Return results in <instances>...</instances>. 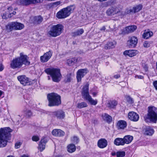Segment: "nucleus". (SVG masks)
I'll return each instance as SVG.
<instances>
[{
    "instance_id": "obj_46",
    "label": "nucleus",
    "mask_w": 157,
    "mask_h": 157,
    "mask_svg": "<svg viewBox=\"0 0 157 157\" xmlns=\"http://www.w3.org/2000/svg\"><path fill=\"white\" fill-rule=\"evenodd\" d=\"M150 46V44L147 41H145L143 44V46L145 48H148Z\"/></svg>"
},
{
    "instance_id": "obj_38",
    "label": "nucleus",
    "mask_w": 157,
    "mask_h": 157,
    "mask_svg": "<svg viewBox=\"0 0 157 157\" xmlns=\"http://www.w3.org/2000/svg\"><path fill=\"white\" fill-rule=\"evenodd\" d=\"M87 103L84 102H82L78 104L77 107L79 109H81L87 107Z\"/></svg>"
},
{
    "instance_id": "obj_59",
    "label": "nucleus",
    "mask_w": 157,
    "mask_h": 157,
    "mask_svg": "<svg viewBox=\"0 0 157 157\" xmlns=\"http://www.w3.org/2000/svg\"><path fill=\"white\" fill-rule=\"evenodd\" d=\"M6 157H14L12 155H10Z\"/></svg>"
},
{
    "instance_id": "obj_31",
    "label": "nucleus",
    "mask_w": 157,
    "mask_h": 157,
    "mask_svg": "<svg viewBox=\"0 0 157 157\" xmlns=\"http://www.w3.org/2000/svg\"><path fill=\"white\" fill-rule=\"evenodd\" d=\"M84 32V30L82 29H81L77 30L76 31L72 33V35L73 36H80L82 35Z\"/></svg>"
},
{
    "instance_id": "obj_52",
    "label": "nucleus",
    "mask_w": 157,
    "mask_h": 157,
    "mask_svg": "<svg viewBox=\"0 0 157 157\" xmlns=\"http://www.w3.org/2000/svg\"><path fill=\"white\" fill-rule=\"evenodd\" d=\"M120 77V75L119 74L116 75H114V77L116 78H118Z\"/></svg>"
},
{
    "instance_id": "obj_17",
    "label": "nucleus",
    "mask_w": 157,
    "mask_h": 157,
    "mask_svg": "<svg viewBox=\"0 0 157 157\" xmlns=\"http://www.w3.org/2000/svg\"><path fill=\"white\" fill-rule=\"evenodd\" d=\"M52 56V52L50 50L45 53L43 56L40 57V60L42 62H47L51 58Z\"/></svg>"
},
{
    "instance_id": "obj_37",
    "label": "nucleus",
    "mask_w": 157,
    "mask_h": 157,
    "mask_svg": "<svg viewBox=\"0 0 157 157\" xmlns=\"http://www.w3.org/2000/svg\"><path fill=\"white\" fill-rule=\"evenodd\" d=\"M72 75V73H70L67 74L65 79V81L66 82H71V76Z\"/></svg>"
},
{
    "instance_id": "obj_41",
    "label": "nucleus",
    "mask_w": 157,
    "mask_h": 157,
    "mask_svg": "<svg viewBox=\"0 0 157 157\" xmlns=\"http://www.w3.org/2000/svg\"><path fill=\"white\" fill-rule=\"evenodd\" d=\"M72 142L75 144H77L79 141V139L77 136H74L71 139Z\"/></svg>"
},
{
    "instance_id": "obj_26",
    "label": "nucleus",
    "mask_w": 157,
    "mask_h": 157,
    "mask_svg": "<svg viewBox=\"0 0 157 157\" xmlns=\"http://www.w3.org/2000/svg\"><path fill=\"white\" fill-rule=\"evenodd\" d=\"M127 126V123L124 121H119L117 123V127L118 129H124Z\"/></svg>"
},
{
    "instance_id": "obj_12",
    "label": "nucleus",
    "mask_w": 157,
    "mask_h": 157,
    "mask_svg": "<svg viewBox=\"0 0 157 157\" xmlns=\"http://www.w3.org/2000/svg\"><path fill=\"white\" fill-rule=\"evenodd\" d=\"M137 27L136 25H131L125 27L124 29L121 30V33H119L120 35H125L134 32L137 29Z\"/></svg>"
},
{
    "instance_id": "obj_48",
    "label": "nucleus",
    "mask_w": 157,
    "mask_h": 157,
    "mask_svg": "<svg viewBox=\"0 0 157 157\" xmlns=\"http://www.w3.org/2000/svg\"><path fill=\"white\" fill-rule=\"evenodd\" d=\"M21 144V143L20 142H17L16 143L15 145V148H19Z\"/></svg>"
},
{
    "instance_id": "obj_36",
    "label": "nucleus",
    "mask_w": 157,
    "mask_h": 157,
    "mask_svg": "<svg viewBox=\"0 0 157 157\" xmlns=\"http://www.w3.org/2000/svg\"><path fill=\"white\" fill-rule=\"evenodd\" d=\"M117 104V102L115 100H113L110 101L108 104V106L110 108H114Z\"/></svg>"
},
{
    "instance_id": "obj_13",
    "label": "nucleus",
    "mask_w": 157,
    "mask_h": 157,
    "mask_svg": "<svg viewBox=\"0 0 157 157\" xmlns=\"http://www.w3.org/2000/svg\"><path fill=\"white\" fill-rule=\"evenodd\" d=\"M87 68L78 70L77 72L76 78L78 82L81 81L82 78L88 72Z\"/></svg>"
},
{
    "instance_id": "obj_54",
    "label": "nucleus",
    "mask_w": 157,
    "mask_h": 157,
    "mask_svg": "<svg viewBox=\"0 0 157 157\" xmlns=\"http://www.w3.org/2000/svg\"><path fill=\"white\" fill-rule=\"evenodd\" d=\"M21 157H29V156L27 155H21Z\"/></svg>"
},
{
    "instance_id": "obj_22",
    "label": "nucleus",
    "mask_w": 157,
    "mask_h": 157,
    "mask_svg": "<svg viewBox=\"0 0 157 157\" xmlns=\"http://www.w3.org/2000/svg\"><path fill=\"white\" fill-rule=\"evenodd\" d=\"M52 134L56 136H62L64 135L65 133L63 131L59 129H55L52 131Z\"/></svg>"
},
{
    "instance_id": "obj_28",
    "label": "nucleus",
    "mask_w": 157,
    "mask_h": 157,
    "mask_svg": "<svg viewBox=\"0 0 157 157\" xmlns=\"http://www.w3.org/2000/svg\"><path fill=\"white\" fill-rule=\"evenodd\" d=\"M114 143L117 146L124 145L125 144L123 138H120L116 139L114 141Z\"/></svg>"
},
{
    "instance_id": "obj_6",
    "label": "nucleus",
    "mask_w": 157,
    "mask_h": 157,
    "mask_svg": "<svg viewBox=\"0 0 157 157\" xmlns=\"http://www.w3.org/2000/svg\"><path fill=\"white\" fill-rule=\"evenodd\" d=\"M47 98L49 101L48 106H58L61 104L60 96L55 93L48 94Z\"/></svg>"
},
{
    "instance_id": "obj_32",
    "label": "nucleus",
    "mask_w": 157,
    "mask_h": 157,
    "mask_svg": "<svg viewBox=\"0 0 157 157\" xmlns=\"http://www.w3.org/2000/svg\"><path fill=\"white\" fill-rule=\"evenodd\" d=\"M79 59L80 58L76 59L75 58H71L67 60V63L69 66L72 65L75 63H77Z\"/></svg>"
},
{
    "instance_id": "obj_43",
    "label": "nucleus",
    "mask_w": 157,
    "mask_h": 157,
    "mask_svg": "<svg viewBox=\"0 0 157 157\" xmlns=\"http://www.w3.org/2000/svg\"><path fill=\"white\" fill-rule=\"evenodd\" d=\"M127 101L130 104H132L133 103V101L132 99L130 96H128L126 98Z\"/></svg>"
},
{
    "instance_id": "obj_25",
    "label": "nucleus",
    "mask_w": 157,
    "mask_h": 157,
    "mask_svg": "<svg viewBox=\"0 0 157 157\" xmlns=\"http://www.w3.org/2000/svg\"><path fill=\"white\" fill-rule=\"evenodd\" d=\"M47 142V140L44 138L42 139L41 140L38 147V149L40 151H42L45 148V144Z\"/></svg>"
},
{
    "instance_id": "obj_45",
    "label": "nucleus",
    "mask_w": 157,
    "mask_h": 157,
    "mask_svg": "<svg viewBox=\"0 0 157 157\" xmlns=\"http://www.w3.org/2000/svg\"><path fill=\"white\" fill-rule=\"evenodd\" d=\"M53 3L54 8H56L61 3V2L60 1H57Z\"/></svg>"
},
{
    "instance_id": "obj_23",
    "label": "nucleus",
    "mask_w": 157,
    "mask_h": 157,
    "mask_svg": "<svg viewBox=\"0 0 157 157\" xmlns=\"http://www.w3.org/2000/svg\"><path fill=\"white\" fill-rule=\"evenodd\" d=\"M143 131L144 134L147 136H151L154 132V129L149 126L145 128Z\"/></svg>"
},
{
    "instance_id": "obj_3",
    "label": "nucleus",
    "mask_w": 157,
    "mask_h": 157,
    "mask_svg": "<svg viewBox=\"0 0 157 157\" xmlns=\"http://www.w3.org/2000/svg\"><path fill=\"white\" fill-rule=\"evenodd\" d=\"M44 71L48 75H50L53 82H58L60 81L62 75L59 69L53 67L48 68L45 69Z\"/></svg>"
},
{
    "instance_id": "obj_57",
    "label": "nucleus",
    "mask_w": 157,
    "mask_h": 157,
    "mask_svg": "<svg viewBox=\"0 0 157 157\" xmlns=\"http://www.w3.org/2000/svg\"><path fill=\"white\" fill-rule=\"evenodd\" d=\"M144 67L145 68V70H147V67L146 65H145Z\"/></svg>"
},
{
    "instance_id": "obj_16",
    "label": "nucleus",
    "mask_w": 157,
    "mask_h": 157,
    "mask_svg": "<svg viewBox=\"0 0 157 157\" xmlns=\"http://www.w3.org/2000/svg\"><path fill=\"white\" fill-rule=\"evenodd\" d=\"M143 7V6L140 4L133 7L132 9H127L126 10V13L128 14L131 13H136L141 10Z\"/></svg>"
},
{
    "instance_id": "obj_29",
    "label": "nucleus",
    "mask_w": 157,
    "mask_h": 157,
    "mask_svg": "<svg viewBox=\"0 0 157 157\" xmlns=\"http://www.w3.org/2000/svg\"><path fill=\"white\" fill-rule=\"evenodd\" d=\"M123 139L124 144H129L133 140V137L130 135H126L124 137Z\"/></svg>"
},
{
    "instance_id": "obj_56",
    "label": "nucleus",
    "mask_w": 157,
    "mask_h": 157,
    "mask_svg": "<svg viewBox=\"0 0 157 157\" xmlns=\"http://www.w3.org/2000/svg\"><path fill=\"white\" fill-rule=\"evenodd\" d=\"M2 93H3V92L2 91L0 90V97L2 95Z\"/></svg>"
},
{
    "instance_id": "obj_1",
    "label": "nucleus",
    "mask_w": 157,
    "mask_h": 157,
    "mask_svg": "<svg viewBox=\"0 0 157 157\" xmlns=\"http://www.w3.org/2000/svg\"><path fill=\"white\" fill-rule=\"evenodd\" d=\"M27 58V56L24 55L23 52L21 53L19 57L15 58L11 61L10 67L13 69H15L21 68L23 64L29 65L30 63Z\"/></svg>"
},
{
    "instance_id": "obj_9",
    "label": "nucleus",
    "mask_w": 157,
    "mask_h": 157,
    "mask_svg": "<svg viewBox=\"0 0 157 157\" xmlns=\"http://www.w3.org/2000/svg\"><path fill=\"white\" fill-rule=\"evenodd\" d=\"M24 27V25L20 23L17 22H12L9 23L6 26V29L10 31L13 29L21 30Z\"/></svg>"
},
{
    "instance_id": "obj_2",
    "label": "nucleus",
    "mask_w": 157,
    "mask_h": 157,
    "mask_svg": "<svg viewBox=\"0 0 157 157\" xmlns=\"http://www.w3.org/2000/svg\"><path fill=\"white\" fill-rule=\"evenodd\" d=\"M11 129L9 127L1 128L0 129V148L5 147L11 137Z\"/></svg>"
},
{
    "instance_id": "obj_4",
    "label": "nucleus",
    "mask_w": 157,
    "mask_h": 157,
    "mask_svg": "<svg viewBox=\"0 0 157 157\" xmlns=\"http://www.w3.org/2000/svg\"><path fill=\"white\" fill-rule=\"evenodd\" d=\"M146 121L149 120L151 121L156 123L157 121V108L154 106L148 107L147 115L144 117Z\"/></svg>"
},
{
    "instance_id": "obj_15",
    "label": "nucleus",
    "mask_w": 157,
    "mask_h": 157,
    "mask_svg": "<svg viewBox=\"0 0 157 157\" xmlns=\"http://www.w3.org/2000/svg\"><path fill=\"white\" fill-rule=\"evenodd\" d=\"M138 43V39L136 37L133 36L129 38L127 44L129 47L134 48L136 47Z\"/></svg>"
},
{
    "instance_id": "obj_49",
    "label": "nucleus",
    "mask_w": 157,
    "mask_h": 157,
    "mask_svg": "<svg viewBox=\"0 0 157 157\" xmlns=\"http://www.w3.org/2000/svg\"><path fill=\"white\" fill-rule=\"evenodd\" d=\"M153 85L155 89L157 90V80L153 82Z\"/></svg>"
},
{
    "instance_id": "obj_18",
    "label": "nucleus",
    "mask_w": 157,
    "mask_h": 157,
    "mask_svg": "<svg viewBox=\"0 0 157 157\" xmlns=\"http://www.w3.org/2000/svg\"><path fill=\"white\" fill-rule=\"evenodd\" d=\"M128 117L131 121H137L139 119V116L138 114L134 112H130L128 113Z\"/></svg>"
},
{
    "instance_id": "obj_39",
    "label": "nucleus",
    "mask_w": 157,
    "mask_h": 157,
    "mask_svg": "<svg viewBox=\"0 0 157 157\" xmlns=\"http://www.w3.org/2000/svg\"><path fill=\"white\" fill-rule=\"evenodd\" d=\"M125 152L124 151H119L116 153V155L117 157H124L125 156Z\"/></svg>"
},
{
    "instance_id": "obj_33",
    "label": "nucleus",
    "mask_w": 157,
    "mask_h": 157,
    "mask_svg": "<svg viewBox=\"0 0 157 157\" xmlns=\"http://www.w3.org/2000/svg\"><path fill=\"white\" fill-rule=\"evenodd\" d=\"M67 151L70 153H72L74 152L76 150V147L73 144H71L69 145L67 147Z\"/></svg>"
},
{
    "instance_id": "obj_35",
    "label": "nucleus",
    "mask_w": 157,
    "mask_h": 157,
    "mask_svg": "<svg viewBox=\"0 0 157 157\" xmlns=\"http://www.w3.org/2000/svg\"><path fill=\"white\" fill-rule=\"evenodd\" d=\"M153 34V33L152 32H146L143 34V37L144 38L147 39L152 36Z\"/></svg>"
},
{
    "instance_id": "obj_58",
    "label": "nucleus",
    "mask_w": 157,
    "mask_h": 157,
    "mask_svg": "<svg viewBox=\"0 0 157 157\" xmlns=\"http://www.w3.org/2000/svg\"><path fill=\"white\" fill-rule=\"evenodd\" d=\"M92 94L93 95V96H95L96 95V93H95V92L93 93Z\"/></svg>"
},
{
    "instance_id": "obj_5",
    "label": "nucleus",
    "mask_w": 157,
    "mask_h": 157,
    "mask_svg": "<svg viewBox=\"0 0 157 157\" xmlns=\"http://www.w3.org/2000/svg\"><path fill=\"white\" fill-rule=\"evenodd\" d=\"M75 8L74 5H70L64 8L56 13V17L59 19L64 18L70 15L72 13Z\"/></svg>"
},
{
    "instance_id": "obj_50",
    "label": "nucleus",
    "mask_w": 157,
    "mask_h": 157,
    "mask_svg": "<svg viewBox=\"0 0 157 157\" xmlns=\"http://www.w3.org/2000/svg\"><path fill=\"white\" fill-rule=\"evenodd\" d=\"M13 10V8L11 6H10L9 7L7 8V10L6 11L8 13H9V12H10V13H12L13 12H12Z\"/></svg>"
},
{
    "instance_id": "obj_51",
    "label": "nucleus",
    "mask_w": 157,
    "mask_h": 157,
    "mask_svg": "<svg viewBox=\"0 0 157 157\" xmlns=\"http://www.w3.org/2000/svg\"><path fill=\"white\" fill-rule=\"evenodd\" d=\"M4 69V67L2 64L0 63V71H2Z\"/></svg>"
},
{
    "instance_id": "obj_24",
    "label": "nucleus",
    "mask_w": 157,
    "mask_h": 157,
    "mask_svg": "<svg viewBox=\"0 0 157 157\" xmlns=\"http://www.w3.org/2000/svg\"><path fill=\"white\" fill-rule=\"evenodd\" d=\"M116 44V42L115 41L109 42L105 45L104 48L105 49L107 50L114 48Z\"/></svg>"
},
{
    "instance_id": "obj_19",
    "label": "nucleus",
    "mask_w": 157,
    "mask_h": 157,
    "mask_svg": "<svg viewBox=\"0 0 157 157\" xmlns=\"http://www.w3.org/2000/svg\"><path fill=\"white\" fill-rule=\"evenodd\" d=\"M52 114L55 116L57 118L62 119L65 117V114L64 111L61 110L53 112Z\"/></svg>"
},
{
    "instance_id": "obj_53",
    "label": "nucleus",
    "mask_w": 157,
    "mask_h": 157,
    "mask_svg": "<svg viewBox=\"0 0 157 157\" xmlns=\"http://www.w3.org/2000/svg\"><path fill=\"white\" fill-rule=\"evenodd\" d=\"M105 26H103L100 29L101 31L105 30Z\"/></svg>"
},
{
    "instance_id": "obj_47",
    "label": "nucleus",
    "mask_w": 157,
    "mask_h": 157,
    "mask_svg": "<svg viewBox=\"0 0 157 157\" xmlns=\"http://www.w3.org/2000/svg\"><path fill=\"white\" fill-rule=\"evenodd\" d=\"M47 7L49 9L54 8L53 3L52 2L48 4L47 5Z\"/></svg>"
},
{
    "instance_id": "obj_20",
    "label": "nucleus",
    "mask_w": 157,
    "mask_h": 157,
    "mask_svg": "<svg viewBox=\"0 0 157 157\" xmlns=\"http://www.w3.org/2000/svg\"><path fill=\"white\" fill-rule=\"evenodd\" d=\"M97 145L98 147L100 148H104L107 145V141L104 138L101 139L98 141Z\"/></svg>"
},
{
    "instance_id": "obj_40",
    "label": "nucleus",
    "mask_w": 157,
    "mask_h": 157,
    "mask_svg": "<svg viewBox=\"0 0 157 157\" xmlns=\"http://www.w3.org/2000/svg\"><path fill=\"white\" fill-rule=\"evenodd\" d=\"M115 3V0H110L105 3L106 6H110L114 4Z\"/></svg>"
},
{
    "instance_id": "obj_21",
    "label": "nucleus",
    "mask_w": 157,
    "mask_h": 157,
    "mask_svg": "<svg viewBox=\"0 0 157 157\" xmlns=\"http://www.w3.org/2000/svg\"><path fill=\"white\" fill-rule=\"evenodd\" d=\"M138 52L135 50H126L124 52V54L127 55L130 57H133L138 54Z\"/></svg>"
},
{
    "instance_id": "obj_8",
    "label": "nucleus",
    "mask_w": 157,
    "mask_h": 157,
    "mask_svg": "<svg viewBox=\"0 0 157 157\" xmlns=\"http://www.w3.org/2000/svg\"><path fill=\"white\" fill-rule=\"evenodd\" d=\"M64 26L61 24L52 25L48 33L51 36L56 37L59 36L63 31Z\"/></svg>"
},
{
    "instance_id": "obj_34",
    "label": "nucleus",
    "mask_w": 157,
    "mask_h": 157,
    "mask_svg": "<svg viewBox=\"0 0 157 157\" xmlns=\"http://www.w3.org/2000/svg\"><path fill=\"white\" fill-rule=\"evenodd\" d=\"M43 20V18L40 16L35 17L34 18V23L35 24H40L42 22Z\"/></svg>"
},
{
    "instance_id": "obj_42",
    "label": "nucleus",
    "mask_w": 157,
    "mask_h": 157,
    "mask_svg": "<svg viewBox=\"0 0 157 157\" xmlns=\"http://www.w3.org/2000/svg\"><path fill=\"white\" fill-rule=\"evenodd\" d=\"M25 113L26 116L28 117H30L32 115V113L29 110H27L25 111Z\"/></svg>"
},
{
    "instance_id": "obj_55",
    "label": "nucleus",
    "mask_w": 157,
    "mask_h": 157,
    "mask_svg": "<svg viewBox=\"0 0 157 157\" xmlns=\"http://www.w3.org/2000/svg\"><path fill=\"white\" fill-rule=\"evenodd\" d=\"M116 155V153L115 152H113V153H112V155L113 156H115Z\"/></svg>"
},
{
    "instance_id": "obj_30",
    "label": "nucleus",
    "mask_w": 157,
    "mask_h": 157,
    "mask_svg": "<svg viewBox=\"0 0 157 157\" xmlns=\"http://www.w3.org/2000/svg\"><path fill=\"white\" fill-rule=\"evenodd\" d=\"M102 117L103 119L108 123H109L112 121V117L107 113H105L102 114Z\"/></svg>"
},
{
    "instance_id": "obj_10",
    "label": "nucleus",
    "mask_w": 157,
    "mask_h": 157,
    "mask_svg": "<svg viewBox=\"0 0 157 157\" xmlns=\"http://www.w3.org/2000/svg\"><path fill=\"white\" fill-rule=\"evenodd\" d=\"M43 0H17L18 4L23 6H28L32 4L42 2Z\"/></svg>"
},
{
    "instance_id": "obj_14",
    "label": "nucleus",
    "mask_w": 157,
    "mask_h": 157,
    "mask_svg": "<svg viewBox=\"0 0 157 157\" xmlns=\"http://www.w3.org/2000/svg\"><path fill=\"white\" fill-rule=\"evenodd\" d=\"M120 12L119 6L112 7L109 8L106 11L107 14L109 16L113 15Z\"/></svg>"
},
{
    "instance_id": "obj_7",
    "label": "nucleus",
    "mask_w": 157,
    "mask_h": 157,
    "mask_svg": "<svg viewBox=\"0 0 157 157\" xmlns=\"http://www.w3.org/2000/svg\"><path fill=\"white\" fill-rule=\"evenodd\" d=\"M89 84H86L83 87L81 92L83 98L88 101L91 105H95L97 103V100H94L90 96L89 93Z\"/></svg>"
},
{
    "instance_id": "obj_61",
    "label": "nucleus",
    "mask_w": 157,
    "mask_h": 157,
    "mask_svg": "<svg viewBox=\"0 0 157 157\" xmlns=\"http://www.w3.org/2000/svg\"><path fill=\"white\" fill-rule=\"evenodd\" d=\"M156 69L157 71V63H156Z\"/></svg>"
},
{
    "instance_id": "obj_11",
    "label": "nucleus",
    "mask_w": 157,
    "mask_h": 157,
    "mask_svg": "<svg viewBox=\"0 0 157 157\" xmlns=\"http://www.w3.org/2000/svg\"><path fill=\"white\" fill-rule=\"evenodd\" d=\"M17 78L21 83L24 86L30 85L32 84V82L29 81V78L25 75H23L17 76Z\"/></svg>"
},
{
    "instance_id": "obj_62",
    "label": "nucleus",
    "mask_w": 157,
    "mask_h": 157,
    "mask_svg": "<svg viewBox=\"0 0 157 157\" xmlns=\"http://www.w3.org/2000/svg\"><path fill=\"white\" fill-rule=\"evenodd\" d=\"M48 80H49V79H50V77H49V76H48Z\"/></svg>"
},
{
    "instance_id": "obj_44",
    "label": "nucleus",
    "mask_w": 157,
    "mask_h": 157,
    "mask_svg": "<svg viewBox=\"0 0 157 157\" xmlns=\"http://www.w3.org/2000/svg\"><path fill=\"white\" fill-rule=\"evenodd\" d=\"M32 140L33 141L36 142L39 140V138L38 136H34L32 137Z\"/></svg>"
},
{
    "instance_id": "obj_27",
    "label": "nucleus",
    "mask_w": 157,
    "mask_h": 157,
    "mask_svg": "<svg viewBox=\"0 0 157 157\" xmlns=\"http://www.w3.org/2000/svg\"><path fill=\"white\" fill-rule=\"evenodd\" d=\"M16 13V12L15 11H13L12 13H10V12H9V13L6 11V12L3 14L2 16V18L3 19H7L10 18L13 15H15Z\"/></svg>"
},
{
    "instance_id": "obj_60",
    "label": "nucleus",
    "mask_w": 157,
    "mask_h": 157,
    "mask_svg": "<svg viewBox=\"0 0 157 157\" xmlns=\"http://www.w3.org/2000/svg\"><path fill=\"white\" fill-rule=\"evenodd\" d=\"M55 157H62V156H61L60 155H57V156H55Z\"/></svg>"
}]
</instances>
